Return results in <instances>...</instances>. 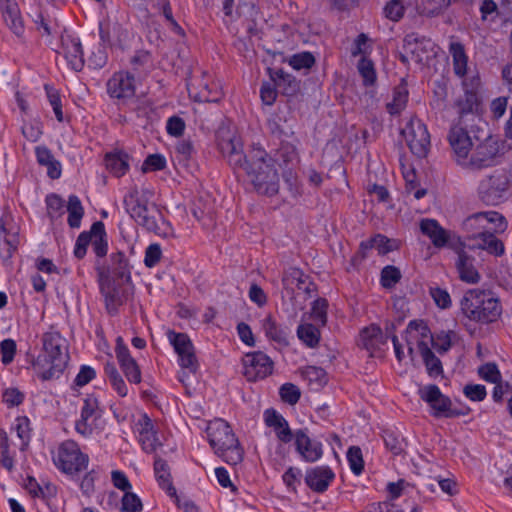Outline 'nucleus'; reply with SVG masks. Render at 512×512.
Segmentation results:
<instances>
[{
	"label": "nucleus",
	"mask_w": 512,
	"mask_h": 512,
	"mask_svg": "<svg viewBox=\"0 0 512 512\" xmlns=\"http://www.w3.org/2000/svg\"><path fill=\"white\" fill-rule=\"evenodd\" d=\"M309 276L306 275L300 268L289 267L283 273L282 284L285 289L293 290V286L297 289H302L303 285L307 283Z\"/></svg>",
	"instance_id": "a18cd8bd"
},
{
	"label": "nucleus",
	"mask_w": 512,
	"mask_h": 512,
	"mask_svg": "<svg viewBox=\"0 0 512 512\" xmlns=\"http://www.w3.org/2000/svg\"><path fill=\"white\" fill-rule=\"evenodd\" d=\"M478 375L489 383H496L500 381L501 372L494 362H487L478 368Z\"/></svg>",
	"instance_id": "e2e57ef3"
},
{
	"label": "nucleus",
	"mask_w": 512,
	"mask_h": 512,
	"mask_svg": "<svg viewBox=\"0 0 512 512\" xmlns=\"http://www.w3.org/2000/svg\"><path fill=\"white\" fill-rule=\"evenodd\" d=\"M119 365L129 383L139 384L141 382V370L134 358Z\"/></svg>",
	"instance_id": "bf43d9fd"
},
{
	"label": "nucleus",
	"mask_w": 512,
	"mask_h": 512,
	"mask_svg": "<svg viewBox=\"0 0 512 512\" xmlns=\"http://www.w3.org/2000/svg\"><path fill=\"white\" fill-rule=\"evenodd\" d=\"M106 86L111 98L119 100L132 98L135 94V76L130 72L115 73Z\"/></svg>",
	"instance_id": "4be33fe9"
},
{
	"label": "nucleus",
	"mask_w": 512,
	"mask_h": 512,
	"mask_svg": "<svg viewBox=\"0 0 512 512\" xmlns=\"http://www.w3.org/2000/svg\"><path fill=\"white\" fill-rule=\"evenodd\" d=\"M100 293L104 298L105 308L110 316H116L119 313V307L122 306L128 298V290L124 284L118 280L98 278Z\"/></svg>",
	"instance_id": "9b49d317"
},
{
	"label": "nucleus",
	"mask_w": 512,
	"mask_h": 512,
	"mask_svg": "<svg viewBox=\"0 0 512 512\" xmlns=\"http://www.w3.org/2000/svg\"><path fill=\"white\" fill-rule=\"evenodd\" d=\"M357 69L361 77L363 78V84L365 86L373 85L376 81V71L374 64L371 60L366 57H361Z\"/></svg>",
	"instance_id": "3c124183"
},
{
	"label": "nucleus",
	"mask_w": 512,
	"mask_h": 512,
	"mask_svg": "<svg viewBox=\"0 0 512 512\" xmlns=\"http://www.w3.org/2000/svg\"><path fill=\"white\" fill-rule=\"evenodd\" d=\"M302 375L310 383H316L318 386H323L327 383V373L321 367L307 366L303 370Z\"/></svg>",
	"instance_id": "0e129e2a"
},
{
	"label": "nucleus",
	"mask_w": 512,
	"mask_h": 512,
	"mask_svg": "<svg viewBox=\"0 0 512 512\" xmlns=\"http://www.w3.org/2000/svg\"><path fill=\"white\" fill-rule=\"evenodd\" d=\"M139 433V442L144 452L153 453L161 446L158 438V432L155 429L152 419L146 414H142L136 423Z\"/></svg>",
	"instance_id": "5701e85b"
},
{
	"label": "nucleus",
	"mask_w": 512,
	"mask_h": 512,
	"mask_svg": "<svg viewBox=\"0 0 512 512\" xmlns=\"http://www.w3.org/2000/svg\"><path fill=\"white\" fill-rule=\"evenodd\" d=\"M156 210V214L151 213L149 206L145 207V212L139 211L130 216L137 225L141 226L148 232H152L160 237H168L172 232L170 223L163 217L162 213L158 210L157 205L153 203L151 205Z\"/></svg>",
	"instance_id": "4468645a"
},
{
	"label": "nucleus",
	"mask_w": 512,
	"mask_h": 512,
	"mask_svg": "<svg viewBox=\"0 0 512 512\" xmlns=\"http://www.w3.org/2000/svg\"><path fill=\"white\" fill-rule=\"evenodd\" d=\"M406 446L407 443L403 437L386 430V449H389L394 456H402L404 458Z\"/></svg>",
	"instance_id": "603ef678"
},
{
	"label": "nucleus",
	"mask_w": 512,
	"mask_h": 512,
	"mask_svg": "<svg viewBox=\"0 0 512 512\" xmlns=\"http://www.w3.org/2000/svg\"><path fill=\"white\" fill-rule=\"evenodd\" d=\"M498 157L499 144L489 136L482 143L477 145L468 164L475 170H482L495 166L498 163Z\"/></svg>",
	"instance_id": "f3484780"
},
{
	"label": "nucleus",
	"mask_w": 512,
	"mask_h": 512,
	"mask_svg": "<svg viewBox=\"0 0 512 512\" xmlns=\"http://www.w3.org/2000/svg\"><path fill=\"white\" fill-rule=\"evenodd\" d=\"M450 146L455 155L462 160H465L472 147V141L467 131V126L455 125L453 126L448 135Z\"/></svg>",
	"instance_id": "cd10ccee"
},
{
	"label": "nucleus",
	"mask_w": 512,
	"mask_h": 512,
	"mask_svg": "<svg viewBox=\"0 0 512 512\" xmlns=\"http://www.w3.org/2000/svg\"><path fill=\"white\" fill-rule=\"evenodd\" d=\"M454 0H421L416 8L420 15L435 17L440 15Z\"/></svg>",
	"instance_id": "c03bdc74"
},
{
	"label": "nucleus",
	"mask_w": 512,
	"mask_h": 512,
	"mask_svg": "<svg viewBox=\"0 0 512 512\" xmlns=\"http://www.w3.org/2000/svg\"><path fill=\"white\" fill-rule=\"evenodd\" d=\"M216 146L238 179L252 185L260 195L275 196L279 192V173L272 156L260 145L244 149L243 143L228 128L215 133Z\"/></svg>",
	"instance_id": "f257e3e1"
},
{
	"label": "nucleus",
	"mask_w": 512,
	"mask_h": 512,
	"mask_svg": "<svg viewBox=\"0 0 512 512\" xmlns=\"http://www.w3.org/2000/svg\"><path fill=\"white\" fill-rule=\"evenodd\" d=\"M18 232H12L6 227L3 218H0V254L4 259H10L19 245Z\"/></svg>",
	"instance_id": "473e14b6"
},
{
	"label": "nucleus",
	"mask_w": 512,
	"mask_h": 512,
	"mask_svg": "<svg viewBox=\"0 0 512 512\" xmlns=\"http://www.w3.org/2000/svg\"><path fill=\"white\" fill-rule=\"evenodd\" d=\"M99 37L103 48L116 47L124 50L129 41V32L118 21L106 19L99 22Z\"/></svg>",
	"instance_id": "2eb2a0df"
},
{
	"label": "nucleus",
	"mask_w": 512,
	"mask_h": 512,
	"mask_svg": "<svg viewBox=\"0 0 512 512\" xmlns=\"http://www.w3.org/2000/svg\"><path fill=\"white\" fill-rule=\"evenodd\" d=\"M95 270L98 278L131 282V271L128 259L124 252L117 251L110 255V263L101 265L99 259L95 262Z\"/></svg>",
	"instance_id": "f8f14e48"
},
{
	"label": "nucleus",
	"mask_w": 512,
	"mask_h": 512,
	"mask_svg": "<svg viewBox=\"0 0 512 512\" xmlns=\"http://www.w3.org/2000/svg\"><path fill=\"white\" fill-rule=\"evenodd\" d=\"M154 474L159 486L169 495H175L176 489L171 480L170 467L166 460L156 455L154 457Z\"/></svg>",
	"instance_id": "f704fd0d"
},
{
	"label": "nucleus",
	"mask_w": 512,
	"mask_h": 512,
	"mask_svg": "<svg viewBox=\"0 0 512 512\" xmlns=\"http://www.w3.org/2000/svg\"><path fill=\"white\" fill-rule=\"evenodd\" d=\"M269 79L276 82L279 93L286 97H294L300 92V80H297L295 76L285 72L282 68H271L266 69Z\"/></svg>",
	"instance_id": "393cba45"
},
{
	"label": "nucleus",
	"mask_w": 512,
	"mask_h": 512,
	"mask_svg": "<svg viewBox=\"0 0 512 512\" xmlns=\"http://www.w3.org/2000/svg\"><path fill=\"white\" fill-rule=\"evenodd\" d=\"M420 398L431 408L435 418H456L458 412L452 411L451 399L444 395L436 384H429L419 389Z\"/></svg>",
	"instance_id": "9d476101"
},
{
	"label": "nucleus",
	"mask_w": 512,
	"mask_h": 512,
	"mask_svg": "<svg viewBox=\"0 0 512 512\" xmlns=\"http://www.w3.org/2000/svg\"><path fill=\"white\" fill-rule=\"evenodd\" d=\"M437 45L425 36L416 33L406 35L404 49L412 55V58L419 64L428 63L436 55Z\"/></svg>",
	"instance_id": "a211bd4d"
},
{
	"label": "nucleus",
	"mask_w": 512,
	"mask_h": 512,
	"mask_svg": "<svg viewBox=\"0 0 512 512\" xmlns=\"http://www.w3.org/2000/svg\"><path fill=\"white\" fill-rule=\"evenodd\" d=\"M346 456L351 471L357 476L360 475L364 470V460L360 447H349Z\"/></svg>",
	"instance_id": "6e6d98bb"
},
{
	"label": "nucleus",
	"mask_w": 512,
	"mask_h": 512,
	"mask_svg": "<svg viewBox=\"0 0 512 512\" xmlns=\"http://www.w3.org/2000/svg\"><path fill=\"white\" fill-rule=\"evenodd\" d=\"M170 344L178 355V363L181 368L191 373H196L199 363L195 355L194 345L186 333L176 332L169 329L166 333Z\"/></svg>",
	"instance_id": "6e6552de"
},
{
	"label": "nucleus",
	"mask_w": 512,
	"mask_h": 512,
	"mask_svg": "<svg viewBox=\"0 0 512 512\" xmlns=\"http://www.w3.org/2000/svg\"><path fill=\"white\" fill-rule=\"evenodd\" d=\"M267 127L269 132L281 142L286 141L287 138H291L294 135L293 126L288 123L285 117L280 115L271 117L268 120Z\"/></svg>",
	"instance_id": "4c0bfd02"
},
{
	"label": "nucleus",
	"mask_w": 512,
	"mask_h": 512,
	"mask_svg": "<svg viewBox=\"0 0 512 512\" xmlns=\"http://www.w3.org/2000/svg\"><path fill=\"white\" fill-rule=\"evenodd\" d=\"M45 91L47 94L48 101L53 108L56 119L59 122L64 121V115L62 111V101L59 92L50 85H45Z\"/></svg>",
	"instance_id": "052dcab7"
},
{
	"label": "nucleus",
	"mask_w": 512,
	"mask_h": 512,
	"mask_svg": "<svg viewBox=\"0 0 512 512\" xmlns=\"http://www.w3.org/2000/svg\"><path fill=\"white\" fill-rule=\"evenodd\" d=\"M166 167V159L161 154H150L144 160L141 170L143 173L150 171H160Z\"/></svg>",
	"instance_id": "774afa93"
},
{
	"label": "nucleus",
	"mask_w": 512,
	"mask_h": 512,
	"mask_svg": "<svg viewBox=\"0 0 512 512\" xmlns=\"http://www.w3.org/2000/svg\"><path fill=\"white\" fill-rule=\"evenodd\" d=\"M53 462L61 472L73 476L86 470L89 457L80 450L77 442L66 440L58 447Z\"/></svg>",
	"instance_id": "39448f33"
},
{
	"label": "nucleus",
	"mask_w": 512,
	"mask_h": 512,
	"mask_svg": "<svg viewBox=\"0 0 512 512\" xmlns=\"http://www.w3.org/2000/svg\"><path fill=\"white\" fill-rule=\"evenodd\" d=\"M328 301L326 298H317L311 305V318L320 326H325L327 323V310Z\"/></svg>",
	"instance_id": "8fccbe9b"
},
{
	"label": "nucleus",
	"mask_w": 512,
	"mask_h": 512,
	"mask_svg": "<svg viewBox=\"0 0 512 512\" xmlns=\"http://www.w3.org/2000/svg\"><path fill=\"white\" fill-rule=\"evenodd\" d=\"M274 165L280 168L293 167L298 158L296 147L288 141H282L274 156Z\"/></svg>",
	"instance_id": "e433bc0d"
},
{
	"label": "nucleus",
	"mask_w": 512,
	"mask_h": 512,
	"mask_svg": "<svg viewBox=\"0 0 512 512\" xmlns=\"http://www.w3.org/2000/svg\"><path fill=\"white\" fill-rule=\"evenodd\" d=\"M42 350L33 361V368L42 381L58 379L70 360L66 338L58 331H47L42 335Z\"/></svg>",
	"instance_id": "f03ea898"
},
{
	"label": "nucleus",
	"mask_w": 512,
	"mask_h": 512,
	"mask_svg": "<svg viewBox=\"0 0 512 512\" xmlns=\"http://www.w3.org/2000/svg\"><path fill=\"white\" fill-rule=\"evenodd\" d=\"M509 188V178L505 171L496 170L492 175L480 181L479 198L486 205H497Z\"/></svg>",
	"instance_id": "1a4fd4ad"
},
{
	"label": "nucleus",
	"mask_w": 512,
	"mask_h": 512,
	"mask_svg": "<svg viewBox=\"0 0 512 512\" xmlns=\"http://www.w3.org/2000/svg\"><path fill=\"white\" fill-rule=\"evenodd\" d=\"M418 351L426 366L427 373L431 377H437L443 373V366L441 360L430 349L426 341H417Z\"/></svg>",
	"instance_id": "72a5a7b5"
},
{
	"label": "nucleus",
	"mask_w": 512,
	"mask_h": 512,
	"mask_svg": "<svg viewBox=\"0 0 512 512\" xmlns=\"http://www.w3.org/2000/svg\"><path fill=\"white\" fill-rule=\"evenodd\" d=\"M281 400L289 405H295L300 397L301 391L298 386L292 383H285L279 389Z\"/></svg>",
	"instance_id": "680f3d73"
},
{
	"label": "nucleus",
	"mask_w": 512,
	"mask_h": 512,
	"mask_svg": "<svg viewBox=\"0 0 512 512\" xmlns=\"http://www.w3.org/2000/svg\"><path fill=\"white\" fill-rule=\"evenodd\" d=\"M371 250H376L379 256L384 255V235L376 234L360 243L359 253L362 255V258L367 257Z\"/></svg>",
	"instance_id": "09e8293b"
},
{
	"label": "nucleus",
	"mask_w": 512,
	"mask_h": 512,
	"mask_svg": "<svg viewBox=\"0 0 512 512\" xmlns=\"http://www.w3.org/2000/svg\"><path fill=\"white\" fill-rule=\"evenodd\" d=\"M62 49L68 65L76 72H80L85 65L84 53L80 39L70 35L62 36Z\"/></svg>",
	"instance_id": "a878e982"
},
{
	"label": "nucleus",
	"mask_w": 512,
	"mask_h": 512,
	"mask_svg": "<svg viewBox=\"0 0 512 512\" xmlns=\"http://www.w3.org/2000/svg\"><path fill=\"white\" fill-rule=\"evenodd\" d=\"M121 504V512H141L143 509L141 499L130 491L123 494Z\"/></svg>",
	"instance_id": "69168bd1"
},
{
	"label": "nucleus",
	"mask_w": 512,
	"mask_h": 512,
	"mask_svg": "<svg viewBox=\"0 0 512 512\" xmlns=\"http://www.w3.org/2000/svg\"><path fill=\"white\" fill-rule=\"evenodd\" d=\"M279 93L276 82L273 80L263 81L260 87V98L265 105L272 106Z\"/></svg>",
	"instance_id": "13d9d810"
},
{
	"label": "nucleus",
	"mask_w": 512,
	"mask_h": 512,
	"mask_svg": "<svg viewBox=\"0 0 512 512\" xmlns=\"http://www.w3.org/2000/svg\"><path fill=\"white\" fill-rule=\"evenodd\" d=\"M335 479V473L329 466L309 468L305 474L306 485L316 493H324Z\"/></svg>",
	"instance_id": "b1692460"
},
{
	"label": "nucleus",
	"mask_w": 512,
	"mask_h": 512,
	"mask_svg": "<svg viewBox=\"0 0 512 512\" xmlns=\"http://www.w3.org/2000/svg\"><path fill=\"white\" fill-rule=\"evenodd\" d=\"M92 245L93 252L97 258H103L108 252V241L105 225L102 221L94 222L90 230L82 231L74 246V256L77 259H83L87 253V248Z\"/></svg>",
	"instance_id": "423d86ee"
},
{
	"label": "nucleus",
	"mask_w": 512,
	"mask_h": 512,
	"mask_svg": "<svg viewBox=\"0 0 512 512\" xmlns=\"http://www.w3.org/2000/svg\"><path fill=\"white\" fill-rule=\"evenodd\" d=\"M357 344L366 350L369 357L377 358L380 362L384 361V334L378 324L372 323L362 328L359 332Z\"/></svg>",
	"instance_id": "dca6fc26"
},
{
	"label": "nucleus",
	"mask_w": 512,
	"mask_h": 512,
	"mask_svg": "<svg viewBox=\"0 0 512 512\" xmlns=\"http://www.w3.org/2000/svg\"><path fill=\"white\" fill-rule=\"evenodd\" d=\"M449 53L453 59L454 73L463 77L467 72L468 56L465 52V47L461 42H451L449 44Z\"/></svg>",
	"instance_id": "58836bf2"
},
{
	"label": "nucleus",
	"mask_w": 512,
	"mask_h": 512,
	"mask_svg": "<svg viewBox=\"0 0 512 512\" xmlns=\"http://www.w3.org/2000/svg\"><path fill=\"white\" fill-rule=\"evenodd\" d=\"M287 62L294 70H310L315 65L316 59L311 52L303 51L290 56Z\"/></svg>",
	"instance_id": "49530a36"
},
{
	"label": "nucleus",
	"mask_w": 512,
	"mask_h": 512,
	"mask_svg": "<svg viewBox=\"0 0 512 512\" xmlns=\"http://www.w3.org/2000/svg\"><path fill=\"white\" fill-rule=\"evenodd\" d=\"M455 107L458 113V124L468 126L469 117L473 120L474 117H479L483 112L479 91L465 90L464 95L456 100Z\"/></svg>",
	"instance_id": "aec40b11"
},
{
	"label": "nucleus",
	"mask_w": 512,
	"mask_h": 512,
	"mask_svg": "<svg viewBox=\"0 0 512 512\" xmlns=\"http://www.w3.org/2000/svg\"><path fill=\"white\" fill-rule=\"evenodd\" d=\"M262 327H263L266 337L269 338L270 340H272L280 345H288L289 344L288 328L279 325L271 315H268L263 320Z\"/></svg>",
	"instance_id": "c9c22d12"
},
{
	"label": "nucleus",
	"mask_w": 512,
	"mask_h": 512,
	"mask_svg": "<svg viewBox=\"0 0 512 512\" xmlns=\"http://www.w3.org/2000/svg\"><path fill=\"white\" fill-rule=\"evenodd\" d=\"M123 205L129 216L141 210L145 212V207L149 206L146 201L140 197V191L136 185L130 187L128 192L124 195Z\"/></svg>",
	"instance_id": "79ce46f5"
},
{
	"label": "nucleus",
	"mask_w": 512,
	"mask_h": 512,
	"mask_svg": "<svg viewBox=\"0 0 512 512\" xmlns=\"http://www.w3.org/2000/svg\"><path fill=\"white\" fill-rule=\"evenodd\" d=\"M299 340L308 348H316L321 339L320 330L311 323H303L297 327Z\"/></svg>",
	"instance_id": "37998d69"
},
{
	"label": "nucleus",
	"mask_w": 512,
	"mask_h": 512,
	"mask_svg": "<svg viewBox=\"0 0 512 512\" xmlns=\"http://www.w3.org/2000/svg\"><path fill=\"white\" fill-rule=\"evenodd\" d=\"M0 465L7 471L14 469V454L10 453V444L7 433L0 430Z\"/></svg>",
	"instance_id": "de8ad7c7"
},
{
	"label": "nucleus",
	"mask_w": 512,
	"mask_h": 512,
	"mask_svg": "<svg viewBox=\"0 0 512 512\" xmlns=\"http://www.w3.org/2000/svg\"><path fill=\"white\" fill-rule=\"evenodd\" d=\"M130 156L122 150L106 153L104 162L107 170L116 177H122L129 170Z\"/></svg>",
	"instance_id": "7c9ffc66"
},
{
	"label": "nucleus",
	"mask_w": 512,
	"mask_h": 512,
	"mask_svg": "<svg viewBox=\"0 0 512 512\" xmlns=\"http://www.w3.org/2000/svg\"><path fill=\"white\" fill-rule=\"evenodd\" d=\"M0 10L8 28L16 36H22L25 28L19 6L15 0H0Z\"/></svg>",
	"instance_id": "c85d7f7f"
},
{
	"label": "nucleus",
	"mask_w": 512,
	"mask_h": 512,
	"mask_svg": "<svg viewBox=\"0 0 512 512\" xmlns=\"http://www.w3.org/2000/svg\"><path fill=\"white\" fill-rule=\"evenodd\" d=\"M460 307L465 317L480 324L493 323L502 313L499 299L489 290H468L460 301Z\"/></svg>",
	"instance_id": "7ed1b4c3"
},
{
	"label": "nucleus",
	"mask_w": 512,
	"mask_h": 512,
	"mask_svg": "<svg viewBox=\"0 0 512 512\" xmlns=\"http://www.w3.org/2000/svg\"><path fill=\"white\" fill-rule=\"evenodd\" d=\"M264 421L267 427L273 428L279 441L289 443L293 438L295 439V432L293 433L290 429L288 421L275 409L265 410Z\"/></svg>",
	"instance_id": "bb28decb"
},
{
	"label": "nucleus",
	"mask_w": 512,
	"mask_h": 512,
	"mask_svg": "<svg viewBox=\"0 0 512 512\" xmlns=\"http://www.w3.org/2000/svg\"><path fill=\"white\" fill-rule=\"evenodd\" d=\"M420 230L431 239L437 248L450 247V243H456V239H451L447 231L434 219H423L420 223Z\"/></svg>",
	"instance_id": "c756f323"
},
{
	"label": "nucleus",
	"mask_w": 512,
	"mask_h": 512,
	"mask_svg": "<svg viewBox=\"0 0 512 512\" xmlns=\"http://www.w3.org/2000/svg\"><path fill=\"white\" fill-rule=\"evenodd\" d=\"M243 374L250 382L262 380L272 374L274 363L262 351L245 354L243 357Z\"/></svg>",
	"instance_id": "ddd939ff"
},
{
	"label": "nucleus",
	"mask_w": 512,
	"mask_h": 512,
	"mask_svg": "<svg viewBox=\"0 0 512 512\" xmlns=\"http://www.w3.org/2000/svg\"><path fill=\"white\" fill-rule=\"evenodd\" d=\"M399 132L415 156L418 158L427 156L430 149V134L421 120L409 119L405 127L399 129Z\"/></svg>",
	"instance_id": "0eeeda50"
},
{
	"label": "nucleus",
	"mask_w": 512,
	"mask_h": 512,
	"mask_svg": "<svg viewBox=\"0 0 512 512\" xmlns=\"http://www.w3.org/2000/svg\"><path fill=\"white\" fill-rule=\"evenodd\" d=\"M15 430L21 440L20 450L25 451L31 439L30 420L27 417H18L16 419Z\"/></svg>",
	"instance_id": "864d4df0"
},
{
	"label": "nucleus",
	"mask_w": 512,
	"mask_h": 512,
	"mask_svg": "<svg viewBox=\"0 0 512 512\" xmlns=\"http://www.w3.org/2000/svg\"><path fill=\"white\" fill-rule=\"evenodd\" d=\"M372 51L371 39L365 34L360 33L357 38L354 40L351 47V56L352 57H366Z\"/></svg>",
	"instance_id": "5fc2aeb1"
},
{
	"label": "nucleus",
	"mask_w": 512,
	"mask_h": 512,
	"mask_svg": "<svg viewBox=\"0 0 512 512\" xmlns=\"http://www.w3.org/2000/svg\"><path fill=\"white\" fill-rule=\"evenodd\" d=\"M407 101L408 90L405 80L402 79L401 83L393 89V100L386 103V111L391 115L399 114L406 107Z\"/></svg>",
	"instance_id": "ea45409f"
},
{
	"label": "nucleus",
	"mask_w": 512,
	"mask_h": 512,
	"mask_svg": "<svg viewBox=\"0 0 512 512\" xmlns=\"http://www.w3.org/2000/svg\"><path fill=\"white\" fill-rule=\"evenodd\" d=\"M47 215L51 220L63 214L64 200L56 193L48 194L45 198Z\"/></svg>",
	"instance_id": "4d7b16f0"
},
{
	"label": "nucleus",
	"mask_w": 512,
	"mask_h": 512,
	"mask_svg": "<svg viewBox=\"0 0 512 512\" xmlns=\"http://www.w3.org/2000/svg\"><path fill=\"white\" fill-rule=\"evenodd\" d=\"M67 212L68 226L72 229L80 228L81 221L84 216V207L82 205L80 198L77 195H69L67 203Z\"/></svg>",
	"instance_id": "a19ab883"
},
{
	"label": "nucleus",
	"mask_w": 512,
	"mask_h": 512,
	"mask_svg": "<svg viewBox=\"0 0 512 512\" xmlns=\"http://www.w3.org/2000/svg\"><path fill=\"white\" fill-rule=\"evenodd\" d=\"M450 248L457 254L455 266L459 273V278L470 284L478 283L480 274L474 266L475 258L464 250L465 243L460 238H456V243H450Z\"/></svg>",
	"instance_id": "6ab92c4d"
},
{
	"label": "nucleus",
	"mask_w": 512,
	"mask_h": 512,
	"mask_svg": "<svg viewBox=\"0 0 512 512\" xmlns=\"http://www.w3.org/2000/svg\"><path fill=\"white\" fill-rule=\"evenodd\" d=\"M210 446L217 453L227 454V462L237 464L243 459V449L229 423L223 419H215L207 427Z\"/></svg>",
	"instance_id": "20e7f679"
},
{
	"label": "nucleus",
	"mask_w": 512,
	"mask_h": 512,
	"mask_svg": "<svg viewBox=\"0 0 512 512\" xmlns=\"http://www.w3.org/2000/svg\"><path fill=\"white\" fill-rule=\"evenodd\" d=\"M25 399V394L18 388L9 387L3 390L2 401L8 408H13L21 405Z\"/></svg>",
	"instance_id": "338daca9"
},
{
	"label": "nucleus",
	"mask_w": 512,
	"mask_h": 512,
	"mask_svg": "<svg viewBox=\"0 0 512 512\" xmlns=\"http://www.w3.org/2000/svg\"><path fill=\"white\" fill-rule=\"evenodd\" d=\"M474 238L477 243L471 246V249L478 248L486 250L489 254L497 257H500L505 253V246L503 242L492 232H480Z\"/></svg>",
	"instance_id": "2f4dec72"
},
{
	"label": "nucleus",
	"mask_w": 512,
	"mask_h": 512,
	"mask_svg": "<svg viewBox=\"0 0 512 512\" xmlns=\"http://www.w3.org/2000/svg\"><path fill=\"white\" fill-rule=\"evenodd\" d=\"M294 445L296 452L305 462L314 463L323 455L322 443L316 439L310 438L307 428L295 431Z\"/></svg>",
	"instance_id": "412c9836"
}]
</instances>
